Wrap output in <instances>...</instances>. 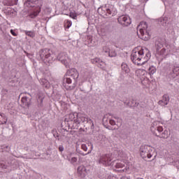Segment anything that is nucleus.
Listing matches in <instances>:
<instances>
[{
    "label": "nucleus",
    "instance_id": "39",
    "mask_svg": "<svg viewBox=\"0 0 179 179\" xmlns=\"http://www.w3.org/2000/svg\"><path fill=\"white\" fill-rule=\"evenodd\" d=\"M109 124H110V125H115V120L113 119L109 120Z\"/></svg>",
    "mask_w": 179,
    "mask_h": 179
},
{
    "label": "nucleus",
    "instance_id": "12",
    "mask_svg": "<svg viewBox=\"0 0 179 179\" xmlns=\"http://www.w3.org/2000/svg\"><path fill=\"white\" fill-rule=\"evenodd\" d=\"M38 0H27L24 3V6L27 8H34L37 6V8L41 7V4L38 3Z\"/></svg>",
    "mask_w": 179,
    "mask_h": 179
},
{
    "label": "nucleus",
    "instance_id": "53",
    "mask_svg": "<svg viewBox=\"0 0 179 179\" xmlns=\"http://www.w3.org/2000/svg\"><path fill=\"white\" fill-rule=\"evenodd\" d=\"M102 138H106V136H101Z\"/></svg>",
    "mask_w": 179,
    "mask_h": 179
},
{
    "label": "nucleus",
    "instance_id": "10",
    "mask_svg": "<svg viewBox=\"0 0 179 179\" xmlns=\"http://www.w3.org/2000/svg\"><path fill=\"white\" fill-rule=\"evenodd\" d=\"M117 22L123 26V27H128L131 23H132V21L131 20V18L128 15H121L117 18Z\"/></svg>",
    "mask_w": 179,
    "mask_h": 179
},
{
    "label": "nucleus",
    "instance_id": "24",
    "mask_svg": "<svg viewBox=\"0 0 179 179\" xmlns=\"http://www.w3.org/2000/svg\"><path fill=\"white\" fill-rule=\"evenodd\" d=\"M43 100H44V97L43 96H38L37 101H38V105L37 107L38 108H43Z\"/></svg>",
    "mask_w": 179,
    "mask_h": 179
},
{
    "label": "nucleus",
    "instance_id": "3",
    "mask_svg": "<svg viewBox=\"0 0 179 179\" xmlns=\"http://www.w3.org/2000/svg\"><path fill=\"white\" fill-rule=\"evenodd\" d=\"M38 55L42 61L48 62V64H52V62L55 61V59H54V55L52 54V50H51V49H41L38 52Z\"/></svg>",
    "mask_w": 179,
    "mask_h": 179
},
{
    "label": "nucleus",
    "instance_id": "28",
    "mask_svg": "<svg viewBox=\"0 0 179 179\" xmlns=\"http://www.w3.org/2000/svg\"><path fill=\"white\" fill-rule=\"evenodd\" d=\"M71 26H72V21L67 20L64 22V29H69Z\"/></svg>",
    "mask_w": 179,
    "mask_h": 179
},
{
    "label": "nucleus",
    "instance_id": "14",
    "mask_svg": "<svg viewBox=\"0 0 179 179\" xmlns=\"http://www.w3.org/2000/svg\"><path fill=\"white\" fill-rule=\"evenodd\" d=\"M78 174L81 178L86 177V174H87V169H86V166L81 165L78 167Z\"/></svg>",
    "mask_w": 179,
    "mask_h": 179
},
{
    "label": "nucleus",
    "instance_id": "17",
    "mask_svg": "<svg viewBox=\"0 0 179 179\" xmlns=\"http://www.w3.org/2000/svg\"><path fill=\"white\" fill-rule=\"evenodd\" d=\"M164 44H166V39H158L155 42V46H156V50L157 51H159L160 48H163L164 46Z\"/></svg>",
    "mask_w": 179,
    "mask_h": 179
},
{
    "label": "nucleus",
    "instance_id": "33",
    "mask_svg": "<svg viewBox=\"0 0 179 179\" xmlns=\"http://www.w3.org/2000/svg\"><path fill=\"white\" fill-rule=\"evenodd\" d=\"M124 104H126V106H127V107H129V108H132V105H131L129 99H127L126 100H124Z\"/></svg>",
    "mask_w": 179,
    "mask_h": 179
},
{
    "label": "nucleus",
    "instance_id": "43",
    "mask_svg": "<svg viewBox=\"0 0 179 179\" xmlns=\"http://www.w3.org/2000/svg\"><path fill=\"white\" fill-rule=\"evenodd\" d=\"M59 152H64V146L63 145H59Z\"/></svg>",
    "mask_w": 179,
    "mask_h": 179
},
{
    "label": "nucleus",
    "instance_id": "29",
    "mask_svg": "<svg viewBox=\"0 0 179 179\" xmlns=\"http://www.w3.org/2000/svg\"><path fill=\"white\" fill-rule=\"evenodd\" d=\"M3 3L7 6H12L13 5V0H3Z\"/></svg>",
    "mask_w": 179,
    "mask_h": 179
},
{
    "label": "nucleus",
    "instance_id": "6",
    "mask_svg": "<svg viewBox=\"0 0 179 179\" xmlns=\"http://www.w3.org/2000/svg\"><path fill=\"white\" fill-rule=\"evenodd\" d=\"M57 61H59L66 66V68H69V64L71 63V59L68 57V54L65 52H60L58 54L56 58Z\"/></svg>",
    "mask_w": 179,
    "mask_h": 179
},
{
    "label": "nucleus",
    "instance_id": "26",
    "mask_svg": "<svg viewBox=\"0 0 179 179\" xmlns=\"http://www.w3.org/2000/svg\"><path fill=\"white\" fill-rule=\"evenodd\" d=\"M122 71H124L126 73H128L129 72V68L128 67V65L125 63H122L121 65Z\"/></svg>",
    "mask_w": 179,
    "mask_h": 179
},
{
    "label": "nucleus",
    "instance_id": "13",
    "mask_svg": "<svg viewBox=\"0 0 179 179\" xmlns=\"http://www.w3.org/2000/svg\"><path fill=\"white\" fill-rule=\"evenodd\" d=\"M66 117H67V118L65 119V121H67V122H71L73 121V123L76 124V118H78L79 113L74 112V113L69 114Z\"/></svg>",
    "mask_w": 179,
    "mask_h": 179
},
{
    "label": "nucleus",
    "instance_id": "21",
    "mask_svg": "<svg viewBox=\"0 0 179 179\" xmlns=\"http://www.w3.org/2000/svg\"><path fill=\"white\" fill-rule=\"evenodd\" d=\"M8 122V117L5 114L0 115V125H3V124H6Z\"/></svg>",
    "mask_w": 179,
    "mask_h": 179
},
{
    "label": "nucleus",
    "instance_id": "47",
    "mask_svg": "<svg viewBox=\"0 0 179 179\" xmlns=\"http://www.w3.org/2000/svg\"><path fill=\"white\" fill-rule=\"evenodd\" d=\"M91 152H92V150H90L87 154L82 153L81 155H82V156H86V155H89V153H91Z\"/></svg>",
    "mask_w": 179,
    "mask_h": 179
},
{
    "label": "nucleus",
    "instance_id": "56",
    "mask_svg": "<svg viewBox=\"0 0 179 179\" xmlns=\"http://www.w3.org/2000/svg\"><path fill=\"white\" fill-rule=\"evenodd\" d=\"M5 148H6L8 149V145H6Z\"/></svg>",
    "mask_w": 179,
    "mask_h": 179
},
{
    "label": "nucleus",
    "instance_id": "42",
    "mask_svg": "<svg viewBox=\"0 0 179 179\" xmlns=\"http://www.w3.org/2000/svg\"><path fill=\"white\" fill-rule=\"evenodd\" d=\"M71 162H72L73 163H76V162H78V158H76V157H72V158H71Z\"/></svg>",
    "mask_w": 179,
    "mask_h": 179
},
{
    "label": "nucleus",
    "instance_id": "2",
    "mask_svg": "<svg viewBox=\"0 0 179 179\" xmlns=\"http://www.w3.org/2000/svg\"><path fill=\"white\" fill-rule=\"evenodd\" d=\"M78 78L79 73L78 72V70H76V69H71V70H68L63 80L64 86H66V85H67L68 88L66 89L68 90H73V89L76 87V85L78 84Z\"/></svg>",
    "mask_w": 179,
    "mask_h": 179
},
{
    "label": "nucleus",
    "instance_id": "37",
    "mask_svg": "<svg viewBox=\"0 0 179 179\" xmlns=\"http://www.w3.org/2000/svg\"><path fill=\"white\" fill-rule=\"evenodd\" d=\"M81 148L85 152H87V145L86 144H82Z\"/></svg>",
    "mask_w": 179,
    "mask_h": 179
},
{
    "label": "nucleus",
    "instance_id": "18",
    "mask_svg": "<svg viewBox=\"0 0 179 179\" xmlns=\"http://www.w3.org/2000/svg\"><path fill=\"white\" fill-rule=\"evenodd\" d=\"M158 22L160 24H162V26H164V27H166V26L169 24V17H162L159 19Z\"/></svg>",
    "mask_w": 179,
    "mask_h": 179
},
{
    "label": "nucleus",
    "instance_id": "49",
    "mask_svg": "<svg viewBox=\"0 0 179 179\" xmlns=\"http://www.w3.org/2000/svg\"><path fill=\"white\" fill-rule=\"evenodd\" d=\"M134 101H135V100L132 99L131 101L130 102L131 106H134Z\"/></svg>",
    "mask_w": 179,
    "mask_h": 179
},
{
    "label": "nucleus",
    "instance_id": "34",
    "mask_svg": "<svg viewBox=\"0 0 179 179\" xmlns=\"http://www.w3.org/2000/svg\"><path fill=\"white\" fill-rule=\"evenodd\" d=\"M102 121L103 127H105V128H108V124H107L108 120L106 119V117H103Z\"/></svg>",
    "mask_w": 179,
    "mask_h": 179
},
{
    "label": "nucleus",
    "instance_id": "22",
    "mask_svg": "<svg viewBox=\"0 0 179 179\" xmlns=\"http://www.w3.org/2000/svg\"><path fill=\"white\" fill-rule=\"evenodd\" d=\"M156 67L154 66H151L149 67L148 69V73L150 76V78H152V75H155V73H156Z\"/></svg>",
    "mask_w": 179,
    "mask_h": 179
},
{
    "label": "nucleus",
    "instance_id": "30",
    "mask_svg": "<svg viewBox=\"0 0 179 179\" xmlns=\"http://www.w3.org/2000/svg\"><path fill=\"white\" fill-rule=\"evenodd\" d=\"M173 73L174 74L173 76H179V67L174 66L173 69Z\"/></svg>",
    "mask_w": 179,
    "mask_h": 179
},
{
    "label": "nucleus",
    "instance_id": "4",
    "mask_svg": "<svg viewBox=\"0 0 179 179\" xmlns=\"http://www.w3.org/2000/svg\"><path fill=\"white\" fill-rule=\"evenodd\" d=\"M155 153V148L150 147V145H143L140 147V155L143 159H151Z\"/></svg>",
    "mask_w": 179,
    "mask_h": 179
},
{
    "label": "nucleus",
    "instance_id": "7",
    "mask_svg": "<svg viewBox=\"0 0 179 179\" xmlns=\"http://www.w3.org/2000/svg\"><path fill=\"white\" fill-rule=\"evenodd\" d=\"M111 160H113V154H104L100 156L99 163L103 166H110L111 164Z\"/></svg>",
    "mask_w": 179,
    "mask_h": 179
},
{
    "label": "nucleus",
    "instance_id": "48",
    "mask_svg": "<svg viewBox=\"0 0 179 179\" xmlns=\"http://www.w3.org/2000/svg\"><path fill=\"white\" fill-rule=\"evenodd\" d=\"M157 131H158V132H162L163 131V128L159 127V128H158Z\"/></svg>",
    "mask_w": 179,
    "mask_h": 179
},
{
    "label": "nucleus",
    "instance_id": "44",
    "mask_svg": "<svg viewBox=\"0 0 179 179\" xmlns=\"http://www.w3.org/2000/svg\"><path fill=\"white\" fill-rule=\"evenodd\" d=\"M164 52H166V49L164 48L161 50V54L163 55L164 54Z\"/></svg>",
    "mask_w": 179,
    "mask_h": 179
},
{
    "label": "nucleus",
    "instance_id": "23",
    "mask_svg": "<svg viewBox=\"0 0 179 179\" xmlns=\"http://www.w3.org/2000/svg\"><path fill=\"white\" fill-rule=\"evenodd\" d=\"M39 82L43 87H48L50 86V83L45 78L41 79Z\"/></svg>",
    "mask_w": 179,
    "mask_h": 179
},
{
    "label": "nucleus",
    "instance_id": "51",
    "mask_svg": "<svg viewBox=\"0 0 179 179\" xmlns=\"http://www.w3.org/2000/svg\"><path fill=\"white\" fill-rule=\"evenodd\" d=\"M114 118H115V120H120V117H114Z\"/></svg>",
    "mask_w": 179,
    "mask_h": 179
},
{
    "label": "nucleus",
    "instance_id": "5",
    "mask_svg": "<svg viewBox=\"0 0 179 179\" xmlns=\"http://www.w3.org/2000/svg\"><path fill=\"white\" fill-rule=\"evenodd\" d=\"M101 10L104 12L106 16H115L117 13V8L112 4H106L105 6L99 8L98 12Z\"/></svg>",
    "mask_w": 179,
    "mask_h": 179
},
{
    "label": "nucleus",
    "instance_id": "54",
    "mask_svg": "<svg viewBox=\"0 0 179 179\" xmlns=\"http://www.w3.org/2000/svg\"><path fill=\"white\" fill-rule=\"evenodd\" d=\"M56 136H57V138H59V135H57Z\"/></svg>",
    "mask_w": 179,
    "mask_h": 179
},
{
    "label": "nucleus",
    "instance_id": "41",
    "mask_svg": "<svg viewBox=\"0 0 179 179\" xmlns=\"http://www.w3.org/2000/svg\"><path fill=\"white\" fill-rule=\"evenodd\" d=\"M138 106H139V103L135 102V103L132 105L131 108H134L135 107H138Z\"/></svg>",
    "mask_w": 179,
    "mask_h": 179
},
{
    "label": "nucleus",
    "instance_id": "46",
    "mask_svg": "<svg viewBox=\"0 0 179 179\" xmlns=\"http://www.w3.org/2000/svg\"><path fill=\"white\" fill-rule=\"evenodd\" d=\"M88 146H91V150H93V144L92 143H89Z\"/></svg>",
    "mask_w": 179,
    "mask_h": 179
},
{
    "label": "nucleus",
    "instance_id": "27",
    "mask_svg": "<svg viewBox=\"0 0 179 179\" xmlns=\"http://www.w3.org/2000/svg\"><path fill=\"white\" fill-rule=\"evenodd\" d=\"M115 167L116 169H124V167H125V164L124 162H117Z\"/></svg>",
    "mask_w": 179,
    "mask_h": 179
},
{
    "label": "nucleus",
    "instance_id": "15",
    "mask_svg": "<svg viewBox=\"0 0 179 179\" xmlns=\"http://www.w3.org/2000/svg\"><path fill=\"white\" fill-rule=\"evenodd\" d=\"M91 62L92 64L97 65L98 68H101L102 66H104V62H103V60H101L99 57L91 59Z\"/></svg>",
    "mask_w": 179,
    "mask_h": 179
},
{
    "label": "nucleus",
    "instance_id": "57",
    "mask_svg": "<svg viewBox=\"0 0 179 179\" xmlns=\"http://www.w3.org/2000/svg\"><path fill=\"white\" fill-rule=\"evenodd\" d=\"M24 53H25V54H27V52H26V51H24Z\"/></svg>",
    "mask_w": 179,
    "mask_h": 179
},
{
    "label": "nucleus",
    "instance_id": "38",
    "mask_svg": "<svg viewBox=\"0 0 179 179\" xmlns=\"http://www.w3.org/2000/svg\"><path fill=\"white\" fill-rule=\"evenodd\" d=\"M10 32L12 34V36H14V37H16V36H17V34H16V32H15V30L13 29H10Z\"/></svg>",
    "mask_w": 179,
    "mask_h": 179
},
{
    "label": "nucleus",
    "instance_id": "35",
    "mask_svg": "<svg viewBox=\"0 0 179 179\" xmlns=\"http://www.w3.org/2000/svg\"><path fill=\"white\" fill-rule=\"evenodd\" d=\"M70 17H71L72 19H76V17H78V16L76 15V13L71 12Z\"/></svg>",
    "mask_w": 179,
    "mask_h": 179
},
{
    "label": "nucleus",
    "instance_id": "45",
    "mask_svg": "<svg viewBox=\"0 0 179 179\" xmlns=\"http://www.w3.org/2000/svg\"><path fill=\"white\" fill-rule=\"evenodd\" d=\"M159 138H163L164 139H167V138H169V136L166 135V136H159Z\"/></svg>",
    "mask_w": 179,
    "mask_h": 179
},
{
    "label": "nucleus",
    "instance_id": "9",
    "mask_svg": "<svg viewBox=\"0 0 179 179\" xmlns=\"http://www.w3.org/2000/svg\"><path fill=\"white\" fill-rule=\"evenodd\" d=\"M141 26H143V28H141L139 30L140 34H141V38L145 40V41H148V40L150 39V33L147 30L148 23L143 22L141 23Z\"/></svg>",
    "mask_w": 179,
    "mask_h": 179
},
{
    "label": "nucleus",
    "instance_id": "50",
    "mask_svg": "<svg viewBox=\"0 0 179 179\" xmlns=\"http://www.w3.org/2000/svg\"><path fill=\"white\" fill-rule=\"evenodd\" d=\"M115 156H121V155H120V152L117 151V153L115 154Z\"/></svg>",
    "mask_w": 179,
    "mask_h": 179
},
{
    "label": "nucleus",
    "instance_id": "11",
    "mask_svg": "<svg viewBox=\"0 0 179 179\" xmlns=\"http://www.w3.org/2000/svg\"><path fill=\"white\" fill-rule=\"evenodd\" d=\"M28 96H23L21 99V101L24 107H27V108H30V106H31V100H33V97L30 94H28Z\"/></svg>",
    "mask_w": 179,
    "mask_h": 179
},
{
    "label": "nucleus",
    "instance_id": "25",
    "mask_svg": "<svg viewBox=\"0 0 179 179\" xmlns=\"http://www.w3.org/2000/svg\"><path fill=\"white\" fill-rule=\"evenodd\" d=\"M26 36L31 37V38H34L36 37V34L33 31H24Z\"/></svg>",
    "mask_w": 179,
    "mask_h": 179
},
{
    "label": "nucleus",
    "instance_id": "1",
    "mask_svg": "<svg viewBox=\"0 0 179 179\" xmlns=\"http://www.w3.org/2000/svg\"><path fill=\"white\" fill-rule=\"evenodd\" d=\"M152 55L150 52L148 50V48L142 47L136 48L131 52V60L134 65L141 66V65H145L149 59H150Z\"/></svg>",
    "mask_w": 179,
    "mask_h": 179
},
{
    "label": "nucleus",
    "instance_id": "40",
    "mask_svg": "<svg viewBox=\"0 0 179 179\" xmlns=\"http://www.w3.org/2000/svg\"><path fill=\"white\" fill-rule=\"evenodd\" d=\"M52 135H59L58 131L55 129H53L52 130Z\"/></svg>",
    "mask_w": 179,
    "mask_h": 179
},
{
    "label": "nucleus",
    "instance_id": "20",
    "mask_svg": "<svg viewBox=\"0 0 179 179\" xmlns=\"http://www.w3.org/2000/svg\"><path fill=\"white\" fill-rule=\"evenodd\" d=\"M8 166H10V164H9V162L3 159H0V169H8Z\"/></svg>",
    "mask_w": 179,
    "mask_h": 179
},
{
    "label": "nucleus",
    "instance_id": "55",
    "mask_svg": "<svg viewBox=\"0 0 179 179\" xmlns=\"http://www.w3.org/2000/svg\"><path fill=\"white\" fill-rule=\"evenodd\" d=\"M162 135H166V133H162Z\"/></svg>",
    "mask_w": 179,
    "mask_h": 179
},
{
    "label": "nucleus",
    "instance_id": "52",
    "mask_svg": "<svg viewBox=\"0 0 179 179\" xmlns=\"http://www.w3.org/2000/svg\"><path fill=\"white\" fill-rule=\"evenodd\" d=\"M165 45H166V47H170V45H166V44H165Z\"/></svg>",
    "mask_w": 179,
    "mask_h": 179
},
{
    "label": "nucleus",
    "instance_id": "8",
    "mask_svg": "<svg viewBox=\"0 0 179 179\" xmlns=\"http://www.w3.org/2000/svg\"><path fill=\"white\" fill-rule=\"evenodd\" d=\"M80 122H87V124H90L91 125V129L94 128V123H93V120L90 117L85 116L82 113H79L78 117H76V124H80Z\"/></svg>",
    "mask_w": 179,
    "mask_h": 179
},
{
    "label": "nucleus",
    "instance_id": "16",
    "mask_svg": "<svg viewBox=\"0 0 179 179\" xmlns=\"http://www.w3.org/2000/svg\"><path fill=\"white\" fill-rule=\"evenodd\" d=\"M170 101V97L168 94H164L162 96V100L159 101L158 103L159 106H167L169 104V102Z\"/></svg>",
    "mask_w": 179,
    "mask_h": 179
},
{
    "label": "nucleus",
    "instance_id": "36",
    "mask_svg": "<svg viewBox=\"0 0 179 179\" xmlns=\"http://www.w3.org/2000/svg\"><path fill=\"white\" fill-rule=\"evenodd\" d=\"M103 52L108 54L110 50V49H108V48H107V46H105L103 48Z\"/></svg>",
    "mask_w": 179,
    "mask_h": 179
},
{
    "label": "nucleus",
    "instance_id": "19",
    "mask_svg": "<svg viewBox=\"0 0 179 179\" xmlns=\"http://www.w3.org/2000/svg\"><path fill=\"white\" fill-rule=\"evenodd\" d=\"M40 12H41V7H38L37 10L34 11L32 13L29 15V17H31V19H35V17H37V16H38Z\"/></svg>",
    "mask_w": 179,
    "mask_h": 179
},
{
    "label": "nucleus",
    "instance_id": "32",
    "mask_svg": "<svg viewBox=\"0 0 179 179\" xmlns=\"http://www.w3.org/2000/svg\"><path fill=\"white\" fill-rule=\"evenodd\" d=\"M61 139H62V142L66 143V142H69V137H68L67 136L65 135H62L60 136Z\"/></svg>",
    "mask_w": 179,
    "mask_h": 179
},
{
    "label": "nucleus",
    "instance_id": "31",
    "mask_svg": "<svg viewBox=\"0 0 179 179\" xmlns=\"http://www.w3.org/2000/svg\"><path fill=\"white\" fill-rule=\"evenodd\" d=\"M108 57L110 58H114L115 57H117V52L115 50H109Z\"/></svg>",
    "mask_w": 179,
    "mask_h": 179
}]
</instances>
